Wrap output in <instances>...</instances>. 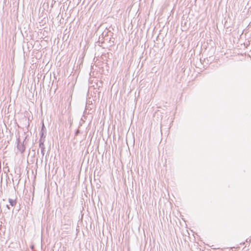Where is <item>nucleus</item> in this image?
Here are the masks:
<instances>
[{
  "mask_svg": "<svg viewBox=\"0 0 251 251\" xmlns=\"http://www.w3.org/2000/svg\"><path fill=\"white\" fill-rule=\"evenodd\" d=\"M44 140H39V148L41 149L42 156L43 157L45 151V147L44 145Z\"/></svg>",
  "mask_w": 251,
  "mask_h": 251,
  "instance_id": "20e7f679",
  "label": "nucleus"
},
{
  "mask_svg": "<svg viewBox=\"0 0 251 251\" xmlns=\"http://www.w3.org/2000/svg\"><path fill=\"white\" fill-rule=\"evenodd\" d=\"M105 41H106L104 39L101 38L100 41V38L99 39V42L101 43H103Z\"/></svg>",
  "mask_w": 251,
  "mask_h": 251,
  "instance_id": "6e6552de",
  "label": "nucleus"
},
{
  "mask_svg": "<svg viewBox=\"0 0 251 251\" xmlns=\"http://www.w3.org/2000/svg\"><path fill=\"white\" fill-rule=\"evenodd\" d=\"M105 41L109 43L110 46H112L114 44L115 38H113V36H109V37H108V40Z\"/></svg>",
  "mask_w": 251,
  "mask_h": 251,
  "instance_id": "39448f33",
  "label": "nucleus"
},
{
  "mask_svg": "<svg viewBox=\"0 0 251 251\" xmlns=\"http://www.w3.org/2000/svg\"><path fill=\"white\" fill-rule=\"evenodd\" d=\"M17 149L22 153L25 151V146L24 145V142H23V143H21L19 138L17 140Z\"/></svg>",
  "mask_w": 251,
  "mask_h": 251,
  "instance_id": "f03ea898",
  "label": "nucleus"
},
{
  "mask_svg": "<svg viewBox=\"0 0 251 251\" xmlns=\"http://www.w3.org/2000/svg\"><path fill=\"white\" fill-rule=\"evenodd\" d=\"M0 194H2V180H1L0 184Z\"/></svg>",
  "mask_w": 251,
  "mask_h": 251,
  "instance_id": "0eeeda50",
  "label": "nucleus"
},
{
  "mask_svg": "<svg viewBox=\"0 0 251 251\" xmlns=\"http://www.w3.org/2000/svg\"><path fill=\"white\" fill-rule=\"evenodd\" d=\"M33 248H34V247H33V246H32L31 247V248H32V249H33Z\"/></svg>",
  "mask_w": 251,
  "mask_h": 251,
  "instance_id": "f8f14e48",
  "label": "nucleus"
},
{
  "mask_svg": "<svg viewBox=\"0 0 251 251\" xmlns=\"http://www.w3.org/2000/svg\"><path fill=\"white\" fill-rule=\"evenodd\" d=\"M46 128L44 126V123H43L41 131H40V140H44L46 137Z\"/></svg>",
  "mask_w": 251,
  "mask_h": 251,
  "instance_id": "7ed1b4c3",
  "label": "nucleus"
},
{
  "mask_svg": "<svg viewBox=\"0 0 251 251\" xmlns=\"http://www.w3.org/2000/svg\"><path fill=\"white\" fill-rule=\"evenodd\" d=\"M113 33L111 32L109 30L105 29L100 36V40L102 38L105 40H108V37H109V36H113Z\"/></svg>",
  "mask_w": 251,
  "mask_h": 251,
  "instance_id": "f257e3e1",
  "label": "nucleus"
},
{
  "mask_svg": "<svg viewBox=\"0 0 251 251\" xmlns=\"http://www.w3.org/2000/svg\"><path fill=\"white\" fill-rule=\"evenodd\" d=\"M6 208H7L8 209H9V210H10V207L9 205H7H7H6Z\"/></svg>",
  "mask_w": 251,
  "mask_h": 251,
  "instance_id": "9d476101",
  "label": "nucleus"
},
{
  "mask_svg": "<svg viewBox=\"0 0 251 251\" xmlns=\"http://www.w3.org/2000/svg\"><path fill=\"white\" fill-rule=\"evenodd\" d=\"M29 121H30V120H29V119L28 118V126H29Z\"/></svg>",
  "mask_w": 251,
  "mask_h": 251,
  "instance_id": "9b49d317",
  "label": "nucleus"
},
{
  "mask_svg": "<svg viewBox=\"0 0 251 251\" xmlns=\"http://www.w3.org/2000/svg\"><path fill=\"white\" fill-rule=\"evenodd\" d=\"M8 201L9 202L10 205L11 206H15V205L17 204V200H12L11 199H8Z\"/></svg>",
  "mask_w": 251,
  "mask_h": 251,
  "instance_id": "423d86ee",
  "label": "nucleus"
},
{
  "mask_svg": "<svg viewBox=\"0 0 251 251\" xmlns=\"http://www.w3.org/2000/svg\"><path fill=\"white\" fill-rule=\"evenodd\" d=\"M79 133V130L77 129L75 132V135H77Z\"/></svg>",
  "mask_w": 251,
  "mask_h": 251,
  "instance_id": "1a4fd4ad",
  "label": "nucleus"
}]
</instances>
